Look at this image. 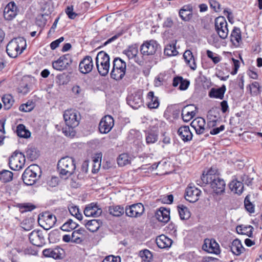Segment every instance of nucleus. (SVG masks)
<instances>
[{"mask_svg":"<svg viewBox=\"0 0 262 262\" xmlns=\"http://www.w3.org/2000/svg\"><path fill=\"white\" fill-rule=\"evenodd\" d=\"M56 216L49 212H45L38 217V221L42 223L40 226L46 230L52 228L56 223Z\"/></svg>","mask_w":262,"mask_h":262,"instance_id":"f8f14e48","label":"nucleus"},{"mask_svg":"<svg viewBox=\"0 0 262 262\" xmlns=\"http://www.w3.org/2000/svg\"><path fill=\"white\" fill-rule=\"evenodd\" d=\"M160 48V45L156 40H150L145 41L140 47L141 54L144 55H154L159 48Z\"/></svg>","mask_w":262,"mask_h":262,"instance_id":"0eeeda50","label":"nucleus"},{"mask_svg":"<svg viewBox=\"0 0 262 262\" xmlns=\"http://www.w3.org/2000/svg\"><path fill=\"white\" fill-rule=\"evenodd\" d=\"M238 178L239 180H240L243 184L245 183L247 186H250L252 184L253 178L250 177L248 175L244 173L241 175H239Z\"/></svg>","mask_w":262,"mask_h":262,"instance_id":"052dcab7","label":"nucleus"},{"mask_svg":"<svg viewBox=\"0 0 262 262\" xmlns=\"http://www.w3.org/2000/svg\"><path fill=\"white\" fill-rule=\"evenodd\" d=\"M26 157L30 161H34L39 157V151L33 147L27 148L26 151Z\"/></svg>","mask_w":262,"mask_h":262,"instance_id":"ea45409f","label":"nucleus"},{"mask_svg":"<svg viewBox=\"0 0 262 262\" xmlns=\"http://www.w3.org/2000/svg\"><path fill=\"white\" fill-rule=\"evenodd\" d=\"M29 238L30 243L37 247H41L46 244L44 233L40 230L32 231L29 234Z\"/></svg>","mask_w":262,"mask_h":262,"instance_id":"1a4fd4ad","label":"nucleus"},{"mask_svg":"<svg viewBox=\"0 0 262 262\" xmlns=\"http://www.w3.org/2000/svg\"><path fill=\"white\" fill-rule=\"evenodd\" d=\"M183 58L187 65L191 70H195L196 69L195 59L190 50H187L185 51L183 54Z\"/></svg>","mask_w":262,"mask_h":262,"instance_id":"cd10ccee","label":"nucleus"},{"mask_svg":"<svg viewBox=\"0 0 262 262\" xmlns=\"http://www.w3.org/2000/svg\"><path fill=\"white\" fill-rule=\"evenodd\" d=\"M65 11L69 18L70 19H74L77 16V14L73 12V7L72 6H68Z\"/></svg>","mask_w":262,"mask_h":262,"instance_id":"69168bd1","label":"nucleus"},{"mask_svg":"<svg viewBox=\"0 0 262 262\" xmlns=\"http://www.w3.org/2000/svg\"><path fill=\"white\" fill-rule=\"evenodd\" d=\"M13 173L7 170L0 171V181L3 183H7L12 180Z\"/></svg>","mask_w":262,"mask_h":262,"instance_id":"a18cd8bd","label":"nucleus"},{"mask_svg":"<svg viewBox=\"0 0 262 262\" xmlns=\"http://www.w3.org/2000/svg\"><path fill=\"white\" fill-rule=\"evenodd\" d=\"M63 250L57 247L55 248H47L42 251V254L46 257L53 258L55 259H60L62 258Z\"/></svg>","mask_w":262,"mask_h":262,"instance_id":"f3484780","label":"nucleus"},{"mask_svg":"<svg viewBox=\"0 0 262 262\" xmlns=\"http://www.w3.org/2000/svg\"><path fill=\"white\" fill-rule=\"evenodd\" d=\"M114 124L113 118L110 115L105 116L99 122V133L102 134L108 133L113 127Z\"/></svg>","mask_w":262,"mask_h":262,"instance_id":"4468645a","label":"nucleus"},{"mask_svg":"<svg viewBox=\"0 0 262 262\" xmlns=\"http://www.w3.org/2000/svg\"><path fill=\"white\" fill-rule=\"evenodd\" d=\"M230 190L235 194L241 195L244 191V184L242 181L236 179H233L228 184Z\"/></svg>","mask_w":262,"mask_h":262,"instance_id":"5701e85b","label":"nucleus"},{"mask_svg":"<svg viewBox=\"0 0 262 262\" xmlns=\"http://www.w3.org/2000/svg\"><path fill=\"white\" fill-rule=\"evenodd\" d=\"M156 243L158 247L161 249L167 248L171 246L172 240L165 235L162 234L156 238Z\"/></svg>","mask_w":262,"mask_h":262,"instance_id":"c756f323","label":"nucleus"},{"mask_svg":"<svg viewBox=\"0 0 262 262\" xmlns=\"http://www.w3.org/2000/svg\"><path fill=\"white\" fill-rule=\"evenodd\" d=\"M98 210L97 203H92L85 208L84 213L86 216H94L96 214Z\"/></svg>","mask_w":262,"mask_h":262,"instance_id":"e433bc0d","label":"nucleus"},{"mask_svg":"<svg viewBox=\"0 0 262 262\" xmlns=\"http://www.w3.org/2000/svg\"><path fill=\"white\" fill-rule=\"evenodd\" d=\"M16 132L17 136L21 138H28L31 136L30 131L27 129L25 126L22 124H20L17 126Z\"/></svg>","mask_w":262,"mask_h":262,"instance_id":"a19ab883","label":"nucleus"},{"mask_svg":"<svg viewBox=\"0 0 262 262\" xmlns=\"http://www.w3.org/2000/svg\"><path fill=\"white\" fill-rule=\"evenodd\" d=\"M75 168L74 159L68 156L61 158L57 164L58 171L62 176H71L74 173Z\"/></svg>","mask_w":262,"mask_h":262,"instance_id":"7ed1b4c3","label":"nucleus"},{"mask_svg":"<svg viewBox=\"0 0 262 262\" xmlns=\"http://www.w3.org/2000/svg\"><path fill=\"white\" fill-rule=\"evenodd\" d=\"M102 262H120V258L119 256L110 255L106 256Z\"/></svg>","mask_w":262,"mask_h":262,"instance_id":"774afa93","label":"nucleus"},{"mask_svg":"<svg viewBox=\"0 0 262 262\" xmlns=\"http://www.w3.org/2000/svg\"><path fill=\"white\" fill-rule=\"evenodd\" d=\"M24 253L25 255H36L37 254V250L33 247H28L24 250Z\"/></svg>","mask_w":262,"mask_h":262,"instance_id":"338daca9","label":"nucleus"},{"mask_svg":"<svg viewBox=\"0 0 262 262\" xmlns=\"http://www.w3.org/2000/svg\"><path fill=\"white\" fill-rule=\"evenodd\" d=\"M69 210L72 215L75 216L78 220L82 219V215L79 212V208L77 206H71L69 208Z\"/></svg>","mask_w":262,"mask_h":262,"instance_id":"4d7b16f0","label":"nucleus"},{"mask_svg":"<svg viewBox=\"0 0 262 262\" xmlns=\"http://www.w3.org/2000/svg\"><path fill=\"white\" fill-rule=\"evenodd\" d=\"M158 135L157 133L152 132H147L146 133V143L147 145L154 144L158 141Z\"/></svg>","mask_w":262,"mask_h":262,"instance_id":"49530a36","label":"nucleus"},{"mask_svg":"<svg viewBox=\"0 0 262 262\" xmlns=\"http://www.w3.org/2000/svg\"><path fill=\"white\" fill-rule=\"evenodd\" d=\"M19 208L21 210V212L23 213L25 212L32 211L36 208V206L31 203H26L23 204H19Z\"/></svg>","mask_w":262,"mask_h":262,"instance_id":"3c124183","label":"nucleus"},{"mask_svg":"<svg viewBox=\"0 0 262 262\" xmlns=\"http://www.w3.org/2000/svg\"><path fill=\"white\" fill-rule=\"evenodd\" d=\"M60 57L61 58L62 60H63V63L66 68L67 66H70L73 60L71 55L69 54H65Z\"/></svg>","mask_w":262,"mask_h":262,"instance_id":"680f3d73","label":"nucleus"},{"mask_svg":"<svg viewBox=\"0 0 262 262\" xmlns=\"http://www.w3.org/2000/svg\"><path fill=\"white\" fill-rule=\"evenodd\" d=\"M138 53V49L136 45L129 46L127 49L123 51V53L128 57V59H133L137 55Z\"/></svg>","mask_w":262,"mask_h":262,"instance_id":"f704fd0d","label":"nucleus"},{"mask_svg":"<svg viewBox=\"0 0 262 262\" xmlns=\"http://www.w3.org/2000/svg\"><path fill=\"white\" fill-rule=\"evenodd\" d=\"M209 3L210 7L215 12H219L221 11V5L220 3L216 0H209Z\"/></svg>","mask_w":262,"mask_h":262,"instance_id":"e2e57ef3","label":"nucleus"},{"mask_svg":"<svg viewBox=\"0 0 262 262\" xmlns=\"http://www.w3.org/2000/svg\"><path fill=\"white\" fill-rule=\"evenodd\" d=\"M230 38L232 45L235 48L239 47L242 42L241 29L237 27H234L231 31Z\"/></svg>","mask_w":262,"mask_h":262,"instance_id":"4be33fe9","label":"nucleus"},{"mask_svg":"<svg viewBox=\"0 0 262 262\" xmlns=\"http://www.w3.org/2000/svg\"><path fill=\"white\" fill-rule=\"evenodd\" d=\"M26 161V156L21 152L15 150L9 158V165L13 170L22 169Z\"/></svg>","mask_w":262,"mask_h":262,"instance_id":"20e7f679","label":"nucleus"},{"mask_svg":"<svg viewBox=\"0 0 262 262\" xmlns=\"http://www.w3.org/2000/svg\"><path fill=\"white\" fill-rule=\"evenodd\" d=\"M226 89L225 85H223L219 88H212L209 92L208 96L210 98L223 99Z\"/></svg>","mask_w":262,"mask_h":262,"instance_id":"7c9ffc66","label":"nucleus"},{"mask_svg":"<svg viewBox=\"0 0 262 262\" xmlns=\"http://www.w3.org/2000/svg\"><path fill=\"white\" fill-rule=\"evenodd\" d=\"M26 41L24 37L15 38L10 40L7 45L6 52L8 56L16 58L26 49Z\"/></svg>","mask_w":262,"mask_h":262,"instance_id":"f257e3e1","label":"nucleus"},{"mask_svg":"<svg viewBox=\"0 0 262 262\" xmlns=\"http://www.w3.org/2000/svg\"><path fill=\"white\" fill-rule=\"evenodd\" d=\"M52 67L54 69L58 71H62L66 69L63 63V60L60 57L57 60L52 62Z\"/></svg>","mask_w":262,"mask_h":262,"instance_id":"13d9d810","label":"nucleus"},{"mask_svg":"<svg viewBox=\"0 0 262 262\" xmlns=\"http://www.w3.org/2000/svg\"><path fill=\"white\" fill-rule=\"evenodd\" d=\"M178 210L180 217L181 220H188L191 215L190 212L187 207L183 205H179Z\"/></svg>","mask_w":262,"mask_h":262,"instance_id":"58836bf2","label":"nucleus"},{"mask_svg":"<svg viewBox=\"0 0 262 262\" xmlns=\"http://www.w3.org/2000/svg\"><path fill=\"white\" fill-rule=\"evenodd\" d=\"M147 99L148 100L147 106L150 109L157 108L159 105V100L158 97L154 95V92L150 91L147 95Z\"/></svg>","mask_w":262,"mask_h":262,"instance_id":"473e14b6","label":"nucleus"},{"mask_svg":"<svg viewBox=\"0 0 262 262\" xmlns=\"http://www.w3.org/2000/svg\"><path fill=\"white\" fill-rule=\"evenodd\" d=\"M177 40H173L172 43L166 45L164 49V54L168 57L177 56L179 52L176 49Z\"/></svg>","mask_w":262,"mask_h":262,"instance_id":"2f4dec72","label":"nucleus"},{"mask_svg":"<svg viewBox=\"0 0 262 262\" xmlns=\"http://www.w3.org/2000/svg\"><path fill=\"white\" fill-rule=\"evenodd\" d=\"M60 231L59 229H54L48 234V239L51 243H55L60 239Z\"/></svg>","mask_w":262,"mask_h":262,"instance_id":"c03bdc74","label":"nucleus"},{"mask_svg":"<svg viewBox=\"0 0 262 262\" xmlns=\"http://www.w3.org/2000/svg\"><path fill=\"white\" fill-rule=\"evenodd\" d=\"M155 216L159 222L166 223L170 220V210L164 207H160L156 211Z\"/></svg>","mask_w":262,"mask_h":262,"instance_id":"b1692460","label":"nucleus"},{"mask_svg":"<svg viewBox=\"0 0 262 262\" xmlns=\"http://www.w3.org/2000/svg\"><path fill=\"white\" fill-rule=\"evenodd\" d=\"M211 171L210 176L208 178L209 184L214 193L217 195L223 194L225 190V182L220 177L217 170L211 168Z\"/></svg>","mask_w":262,"mask_h":262,"instance_id":"f03ea898","label":"nucleus"},{"mask_svg":"<svg viewBox=\"0 0 262 262\" xmlns=\"http://www.w3.org/2000/svg\"><path fill=\"white\" fill-rule=\"evenodd\" d=\"M113 68L120 69V70H126V62L119 57L114 58L113 62Z\"/></svg>","mask_w":262,"mask_h":262,"instance_id":"8fccbe9b","label":"nucleus"},{"mask_svg":"<svg viewBox=\"0 0 262 262\" xmlns=\"http://www.w3.org/2000/svg\"><path fill=\"white\" fill-rule=\"evenodd\" d=\"M21 227L25 231H30L33 227L32 221L29 219H26L21 223Z\"/></svg>","mask_w":262,"mask_h":262,"instance_id":"6e6d98bb","label":"nucleus"},{"mask_svg":"<svg viewBox=\"0 0 262 262\" xmlns=\"http://www.w3.org/2000/svg\"><path fill=\"white\" fill-rule=\"evenodd\" d=\"M63 118L66 125L76 127L79 124V117L74 110H68L64 112Z\"/></svg>","mask_w":262,"mask_h":262,"instance_id":"9b49d317","label":"nucleus"},{"mask_svg":"<svg viewBox=\"0 0 262 262\" xmlns=\"http://www.w3.org/2000/svg\"><path fill=\"white\" fill-rule=\"evenodd\" d=\"M93 68L92 58L90 56H85L79 63V70L83 74L90 72Z\"/></svg>","mask_w":262,"mask_h":262,"instance_id":"aec40b11","label":"nucleus"},{"mask_svg":"<svg viewBox=\"0 0 262 262\" xmlns=\"http://www.w3.org/2000/svg\"><path fill=\"white\" fill-rule=\"evenodd\" d=\"M190 125L194 129L197 135H202L207 132L205 120L202 117L194 119Z\"/></svg>","mask_w":262,"mask_h":262,"instance_id":"dca6fc26","label":"nucleus"},{"mask_svg":"<svg viewBox=\"0 0 262 262\" xmlns=\"http://www.w3.org/2000/svg\"><path fill=\"white\" fill-rule=\"evenodd\" d=\"M140 256L141 257L142 260L144 261H150L152 257V254L151 252L145 249L140 252Z\"/></svg>","mask_w":262,"mask_h":262,"instance_id":"603ef678","label":"nucleus"},{"mask_svg":"<svg viewBox=\"0 0 262 262\" xmlns=\"http://www.w3.org/2000/svg\"><path fill=\"white\" fill-rule=\"evenodd\" d=\"M229 247L230 250L236 256L240 255L245 251V248L243 246L241 241L238 238L234 239Z\"/></svg>","mask_w":262,"mask_h":262,"instance_id":"a878e982","label":"nucleus"},{"mask_svg":"<svg viewBox=\"0 0 262 262\" xmlns=\"http://www.w3.org/2000/svg\"><path fill=\"white\" fill-rule=\"evenodd\" d=\"M178 134L184 142L190 141L192 140L193 137L188 126H181L178 129Z\"/></svg>","mask_w":262,"mask_h":262,"instance_id":"bb28decb","label":"nucleus"},{"mask_svg":"<svg viewBox=\"0 0 262 262\" xmlns=\"http://www.w3.org/2000/svg\"><path fill=\"white\" fill-rule=\"evenodd\" d=\"M117 161L118 165L120 167L124 166L131 163L129 156L127 153H122L119 155L117 159Z\"/></svg>","mask_w":262,"mask_h":262,"instance_id":"4c0bfd02","label":"nucleus"},{"mask_svg":"<svg viewBox=\"0 0 262 262\" xmlns=\"http://www.w3.org/2000/svg\"><path fill=\"white\" fill-rule=\"evenodd\" d=\"M211 169H209L206 174L203 173L201 178L196 181L197 185L201 186H205L206 184H209Z\"/></svg>","mask_w":262,"mask_h":262,"instance_id":"09e8293b","label":"nucleus"},{"mask_svg":"<svg viewBox=\"0 0 262 262\" xmlns=\"http://www.w3.org/2000/svg\"><path fill=\"white\" fill-rule=\"evenodd\" d=\"M126 101L127 104L133 109H138L143 105L142 91L138 90L128 96L126 98Z\"/></svg>","mask_w":262,"mask_h":262,"instance_id":"423d86ee","label":"nucleus"},{"mask_svg":"<svg viewBox=\"0 0 262 262\" xmlns=\"http://www.w3.org/2000/svg\"><path fill=\"white\" fill-rule=\"evenodd\" d=\"M197 107L193 104L188 105L183 107L181 112L182 118L184 121H190L196 114Z\"/></svg>","mask_w":262,"mask_h":262,"instance_id":"6ab92c4d","label":"nucleus"},{"mask_svg":"<svg viewBox=\"0 0 262 262\" xmlns=\"http://www.w3.org/2000/svg\"><path fill=\"white\" fill-rule=\"evenodd\" d=\"M244 205L247 211L250 213L254 212V205L250 202L248 195L246 196L244 200Z\"/></svg>","mask_w":262,"mask_h":262,"instance_id":"864d4df0","label":"nucleus"},{"mask_svg":"<svg viewBox=\"0 0 262 262\" xmlns=\"http://www.w3.org/2000/svg\"><path fill=\"white\" fill-rule=\"evenodd\" d=\"M206 54L208 58H210L214 63L216 64L221 60V57L219 56H214V53L210 51L207 50Z\"/></svg>","mask_w":262,"mask_h":262,"instance_id":"0e129e2a","label":"nucleus"},{"mask_svg":"<svg viewBox=\"0 0 262 262\" xmlns=\"http://www.w3.org/2000/svg\"><path fill=\"white\" fill-rule=\"evenodd\" d=\"M202 249L208 253L216 255L221 253L219 244L213 238H206L204 241Z\"/></svg>","mask_w":262,"mask_h":262,"instance_id":"ddd939ff","label":"nucleus"},{"mask_svg":"<svg viewBox=\"0 0 262 262\" xmlns=\"http://www.w3.org/2000/svg\"><path fill=\"white\" fill-rule=\"evenodd\" d=\"M215 29L219 37L225 39L228 34V24L223 16L218 17L215 19Z\"/></svg>","mask_w":262,"mask_h":262,"instance_id":"39448f33","label":"nucleus"},{"mask_svg":"<svg viewBox=\"0 0 262 262\" xmlns=\"http://www.w3.org/2000/svg\"><path fill=\"white\" fill-rule=\"evenodd\" d=\"M236 230L239 234L246 235L250 237L253 236V227L251 225H239L237 226Z\"/></svg>","mask_w":262,"mask_h":262,"instance_id":"72a5a7b5","label":"nucleus"},{"mask_svg":"<svg viewBox=\"0 0 262 262\" xmlns=\"http://www.w3.org/2000/svg\"><path fill=\"white\" fill-rule=\"evenodd\" d=\"M17 15V6L14 2L7 4L4 10V17L5 19L11 20Z\"/></svg>","mask_w":262,"mask_h":262,"instance_id":"412c9836","label":"nucleus"},{"mask_svg":"<svg viewBox=\"0 0 262 262\" xmlns=\"http://www.w3.org/2000/svg\"><path fill=\"white\" fill-rule=\"evenodd\" d=\"M34 107V104L33 102H27L25 104H21L19 107V111L24 112H29Z\"/></svg>","mask_w":262,"mask_h":262,"instance_id":"5fc2aeb1","label":"nucleus"},{"mask_svg":"<svg viewBox=\"0 0 262 262\" xmlns=\"http://www.w3.org/2000/svg\"><path fill=\"white\" fill-rule=\"evenodd\" d=\"M144 205L138 203L131 205L126 206L125 207V214L130 217H140L144 212Z\"/></svg>","mask_w":262,"mask_h":262,"instance_id":"6e6552de","label":"nucleus"},{"mask_svg":"<svg viewBox=\"0 0 262 262\" xmlns=\"http://www.w3.org/2000/svg\"><path fill=\"white\" fill-rule=\"evenodd\" d=\"M76 127H71L66 125V126L62 129V132L65 136L70 137H73L76 134V132L74 128Z\"/></svg>","mask_w":262,"mask_h":262,"instance_id":"bf43d9fd","label":"nucleus"},{"mask_svg":"<svg viewBox=\"0 0 262 262\" xmlns=\"http://www.w3.org/2000/svg\"><path fill=\"white\" fill-rule=\"evenodd\" d=\"M85 225L90 232H96L98 230V220L94 219L89 221L85 224Z\"/></svg>","mask_w":262,"mask_h":262,"instance_id":"de8ad7c7","label":"nucleus"},{"mask_svg":"<svg viewBox=\"0 0 262 262\" xmlns=\"http://www.w3.org/2000/svg\"><path fill=\"white\" fill-rule=\"evenodd\" d=\"M201 194V190L190 184L186 188L184 196L190 203H195L199 199Z\"/></svg>","mask_w":262,"mask_h":262,"instance_id":"9d476101","label":"nucleus"},{"mask_svg":"<svg viewBox=\"0 0 262 262\" xmlns=\"http://www.w3.org/2000/svg\"><path fill=\"white\" fill-rule=\"evenodd\" d=\"M36 177V173L29 167L23 173L22 180L26 185L31 186L35 183L37 180Z\"/></svg>","mask_w":262,"mask_h":262,"instance_id":"a211bd4d","label":"nucleus"},{"mask_svg":"<svg viewBox=\"0 0 262 262\" xmlns=\"http://www.w3.org/2000/svg\"><path fill=\"white\" fill-rule=\"evenodd\" d=\"M108 211L110 214L116 217L121 216L125 212V209L121 205L111 206L108 208Z\"/></svg>","mask_w":262,"mask_h":262,"instance_id":"c9c22d12","label":"nucleus"},{"mask_svg":"<svg viewBox=\"0 0 262 262\" xmlns=\"http://www.w3.org/2000/svg\"><path fill=\"white\" fill-rule=\"evenodd\" d=\"M126 70H120V69H112L111 72L112 78L118 81L122 79L125 74Z\"/></svg>","mask_w":262,"mask_h":262,"instance_id":"37998d69","label":"nucleus"},{"mask_svg":"<svg viewBox=\"0 0 262 262\" xmlns=\"http://www.w3.org/2000/svg\"><path fill=\"white\" fill-rule=\"evenodd\" d=\"M2 99L5 110H9L11 108L14 102L13 96L11 95L5 94L3 96Z\"/></svg>","mask_w":262,"mask_h":262,"instance_id":"79ce46f5","label":"nucleus"},{"mask_svg":"<svg viewBox=\"0 0 262 262\" xmlns=\"http://www.w3.org/2000/svg\"><path fill=\"white\" fill-rule=\"evenodd\" d=\"M180 18L185 21H189L192 18V7L188 5L184 6L179 11Z\"/></svg>","mask_w":262,"mask_h":262,"instance_id":"393cba45","label":"nucleus"},{"mask_svg":"<svg viewBox=\"0 0 262 262\" xmlns=\"http://www.w3.org/2000/svg\"><path fill=\"white\" fill-rule=\"evenodd\" d=\"M99 56L101 58L100 65L102 67V70H99V75L105 76L108 74L110 69V56L103 51H99Z\"/></svg>","mask_w":262,"mask_h":262,"instance_id":"2eb2a0df","label":"nucleus"},{"mask_svg":"<svg viewBox=\"0 0 262 262\" xmlns=\"http://www.w3.org/2000/svg\"><path fill=\"white\" fill-rule=\"evenodd\" d=\"M180 84L179 89L181 91H184L188 88L190 82L188 79H184L181 76H177L173 79L172 85L177 87Z\"/></svg>","mask_w":262,"mask_h":262,"instance_id":"c85d7f7f","label":"nucleus"}]
</instances>
